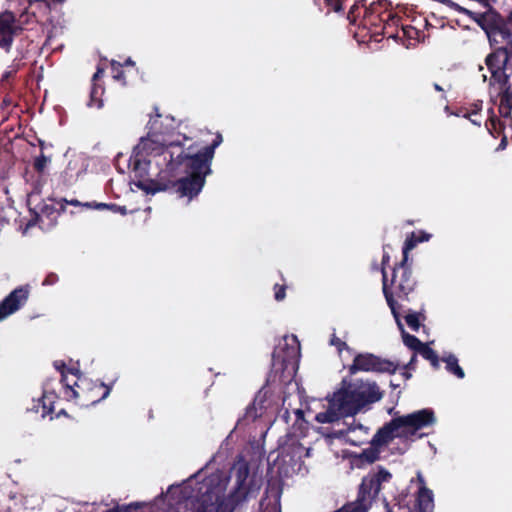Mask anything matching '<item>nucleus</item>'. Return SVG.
<instances>
[{
    "label": "nucleus",
    "mask_w": 512,
    "mask_h": 512,
    "mask_svg": "<svg viewBox=\"0 0 512 512\" xmlns=\"http://www.w3.org/2000/svg\"><path fill=\"white\" fill-rule=\"evenodd\" d=\"M398 365L388 359L381 358L372 353H359L349 367V373L355 374L359 371L394 374Z\"/></svg>",
    "instance_id": "nucleus-9"
},
{
    "label": "nucleus",
    "mask_w": 512,
    "mask_h": 512,
    "mask_svg": "<svg viewBox=\"0 0 512 512\" xmlns=\"http://www.w3.org/2000/svg\"><path fill=\"white\" fill-rule=\"evenodd\" d=\"M29 295V285L19 286L12 290L0 302V322L20 310L27 303Z\"/></svg>",
    "instance_id": "nucleus-11"
},
{
    "label": "nucleus",
    "mask_w": 512,
    "mask_h": 512,
    "mask_svg": "<svg viewBox=\"0 0 512 512\" xmlns=\"http://www.w3.org/2000/svg\"><path fill=\"white\" fill-rule=\"evenodd\" d=\"M411 375L409 373L405 374V377L409 378Z\"/></svg>",
    "instance_id": "nucleus-56"
},
{
    "label": "nucleus",
    "mask_w": 512,
    "mask_h": 512,
    "mask_svg": "<svg viewBox=\"0 0 512 512\" xmlns=\"http://www.w3.org/2000/svg\"><path fill=\"white\" fill-rule=\"evenodd\" d=\"M431 237L432 235L424 230L411 232L405 239L402 248V258L409 260V252L413 250L419 243L429 241Z\"/></svg>",
    "instance_id": "nucleus-16"
},
{
    "label": "nucleus",
    "mask_w": 512,
    "mask_h": 512,
    "mask_svg": "<svg viewBox=\"0 0 512 512\" xmlns=\"http://www.w3.org/2000/svg\"><path fill=\"white\" fill-rule=\"evenodd\" d=\"M311 449L303 446L295 436H288L280 444L278 457L290 466L301 464L303 458L310 456Z\"/></svg>",
    "instance_id": "nucleus-10"
},
{
    "label": "nucleus",
    "mask_w": 512,
    "mask_h": 512,
    "mask_svg": "<svg viewBox=\"0 0 512 512\" xmlns=\"http://www.w3.org/2000/svg\"><path fill=\"white\" fill-rule=\"evenodd\" d=\"M500 128H505V123L501 124Z\"/></svg>",
    "instance_id": "nucleus-55"
},
{
    "label": "nucleus",
    "mask_w": 512,
    "mask_h": 512,
    "mask_svg": "<svg viewBox=\"0 0 512 512\" xmlns=\"http://www.w3.org/2000/svg\"><path fill=\"white\" fill-rule=\"evenodd\" d=\"M404 311L407 312L405 315L406 324L411 330L418 332L421 326V322L426 320L424 303H420L418 311H414L412 309H407Z\"/></svg>",
    "instance_id": "nucleus-18"
},
{
    "label": "nucleus",
    "mask_w": 512,
    "mask_h": 512,
    "mask_svg": "<svg viewBox=\"0 0 512 512\" xmlns=\"http://www.w3.org/2000/svg\"><path fill=\"white\" fill-rule=\"evenodd\" d=\"M75 377L73 384L64 391V397L67 400H74L76 404L83 407H89L106 399L112 387L100 381H93L80 372L73 373Z\"/></svg>",
    "instance_id": "nucleus-7"
},
{
    "label": "nucleus",
    "mask_w": 512,
    "mask_h": 512,
    "mask_svg": "<svg viewBox=\"0 0 512 512\" xmlns=\"http://www.w3.org/2000/svg\"><path fill=\"white\" fill-rule=\"evenodd\" d=\"M401 330V336L402 340L405 346H407L409 349L417 353V351L422 346L423 342H421L416 336L409 334L404 330V327L402 323L400 322V325H398Z\"/></svg>",
    "instance_id": "nucleus-25"
},
{
    "label": "nucleus",
    "mask_w": 512,
    "mask_h": 512,
    "mask_svg": "<svg viewBox=\"0 0 512 512\" xmlns=\"http://www.w3.org/2000/svg\"><path fill=\"white\" fill-rule=\"evenodd\" d=\"M416 354L417 353L413 354V356L411 357L410 361L406 365V368H408V369H415V364H416V361H417Z\"/></svg>",
    "instance_id": "nucleus-44"
},
{
    "label": "nucleus",
    "mask_w": 512,
    "mask_h": 512,
    "mask_svg": "<svg viewBox=\"0 0 512 512\" xmlns=\"http://www.w3.org/2000/svg\"><path fill=\"white\" fill-rule=\"evenodd\" d=\"M330 344L335 346L338 350V352H342L343 350H349V346L346 342L342 341L340 338H338L336 335H333Z\"/></svg>",
    "instance_id": "nucleus-37"
},
{
    "label": "nucleus",
    "mask_w": 512,
    "mask_h": 512,
    "mask_svg": "<svg viewBox=\"0 0 512 512\" xmlns=\"http://www.w3.org/2000/svg\"><path fill=\"white\" fill-rule=\"evenodd\" d=\"M18 28L21 27L16 25V17L12 12L6 11L0 14V35L6 34Z\"/></svg>",
    "instance_id": "nucleus-19"
},
{
    "label": "nucleus",
    "mask_w": 512,
    "mask_h": 512,
    "mask_svg": "<svg viewBox=\"0 0 512 512\" xmlns=\"http://www.w3.org/2000/svg\"><path fill=\"white\" fill-rule=\"evenodd\" d=\"M405 451H406V449L401 450L399 453H400V454H404V452H405Z\"/></svg>",
    "instance_id": "nucleus-57"
},
{
    "label": "nucleus",
    "mask_w": 512,
    "mask_h": 512,
    "mask_svg": "<svg viewBox=\"0 0 512 512\" xmlns=\"http://www.w3.org/2000/svg\"><path fill=\"white\" fill-rule=\"evenodd\" d=\"M39 142V145H40V148H41V153L39 156H37L34 161H33V168L34 170L39 173V174H42L46 167H47V164L48 162L50 161V159L48 157H46L43 153V149H44V141L42 140H38Z\"/></svg>",
    "instance_id": "nucleus-28"
},
{
    "label": "nucleus",
    "mask_w": 512,
    "mask_h": 512,
    "mask_svg": "<svg viewBox=\"0 0 512 512\" xmlns=\"http://www.w3.org/2000/svg\"><path fill=\"white\" fill-rule=\"evenodd\" d=\"M455 115L468 119L475 126H481L483 120V115L478 110H468L467 108L458 109Z\"/></svg>",
    "instance_id": "nucleus-24"
},
{
    "label": "nucleus",
    "mask_w": 512,
    "mask_h": 512,
    "mask_svg": "<svg viewBox=\"0 0 512 512\" xmlns=\"http://www.w3.org/2000/svg\"><path fill=\"white\" fill-rule=\"evenodd\" d=\"M141 505L138 502H133L128 505H117L115 506L116 509H118V512H133L140 508Z\"/></svg>",
    "instance_id": "nucleus-38"
},
{
    "label": "nucleus",
    "mask_w": 512,
    "mask_h": 512,
    "mask_svg": "<svg viewBox=\"0 0 512 512\" xmlns=\"http://www.w3.org/2000/svg\"><path fill=\"white\" fill-rule=\"evenodd\" d=\"M417 353L424 359L428 360L434 369L439 368L440 364L438 354L427 343H423Z\"/></svg>",
    "instance_id": "nucleus-23"
},
{
    "label": "nucleus",
    "mask_w": 512,
    "mask_h": 512,
    "mask_svg": "<svg viewBox=\"0 0 512 512\" xmlns=\"http://www.w3.org/2000/svg\"><path fill=\"white\" fill-rule=\"evenodd\" d=\"M433 87H434V89H435L436 91H438V92H443V91H444V90H443V88H442L439 84H437V83H435V84L433 85Z\"/></svg>",
    "instance_id": "nucleus-50"
},
{
    "label": "nucleus",
    "mask_w": 512,
    "mask_h": 512,
    "mask_svg": "<svg viewBox=\"0 0 512 512\" xmlns=\"http://www.w3.org/2000/svg\"><path fill=\"white\" fill-rule=\"evenodd\" d=\"M288 413H289V412H288V410H285V413H284L283 417H285V418H286V417H287V415H288Z\"/></svg>",
    "instance_id": "nucleus-54"
},
{
    "label": "nucleus",
    "mask_w": 512,
    "mask_h": 512,
    "mask_svg": "<svg viewBox=\"0 0 512 512\" xmlns=\"http://www.w3.org/2000/svg\"><path fill=\"white\" fill-rule=\"evenodd\" d=\"M380 21L383 22V35L387 37H394V32L390 29L398 25L400 18L391 12H383L379 14Z\"/></svg>",
    "instance_id": "nucleus-20"
},
{
    "label": "nucleus",
    "mask_w": 512,
    "mask_h": 512,
    "mask_svg": "<svg viewBox=\"0 0 512 512\" xmlns=\"http://www.w3.org/2000/svg\"><path fill=\"white\" fill-rule=\"evenodd\" d=\"M373 269H374V270H378V269H380V268L378 267V265H377V264H375V265L373 266Z\"/></svg>",
    "instance_id": "nucleus-53"
},
{
    "label": "nucleus",
    "mask_w": 512,
    "mask_h": 512,
    "mask_svg": "<svg viewBox=\"0 0 512 512\" xmlns=\"http://www.w3.org/2000/svg\"><path fill=\"white\" fill-rule=\"evenodd\" d=\"M58 280H59L58 275L56 273L51 272L45 277V279L42 282V285H44V286L54 285L55 283L58 282Z\"/></svg>",
    "instance_id": "nucleus-41"
},
{
    "label": "nucleus",
    "mask_w": 512,
    "mask_h": 512,
    "mask_svg": "<svg viewBox=\"0 0 512 512\" xmlns=\"http://www.w3.org/2000/svg\"><path fill=\"white\" fill-rule=\"evenodd\" d=\"M505 130H488V133L493 138L501 137L500 144L496 148V151L504 150L507 146V136L504 134Z\"/></svg>",
    "instance_id": "nucleus-34"
},
{
    "label": "nucleus",
    "mask_w": 512,
    "mask_h": 512,
    "mask_svg": "<svg viewBox=\"0 0 512 512\" xmlns=\"http://www.w3.org/2000/svg\"><path fill=\"white\" fill-rule=\"evenodd\" d=\"M508 62V47L500 46L495 51L490 53L485 60V63L491 72L492 76H496L501 72Z\"/></svg>",
    "instance_id": "nucleus-14"
},
{
    "label": "nucleus",
    "mask_w": 512,
    "mask_h": 512,
    "mask_svg": "<svg viewBox=\"0 0 512 512\" xmlns=\"http://www.w3.org/2000/svg\"><path fill=\"white\" fill-rule=\"evenodd\" d=\"M86 172V164L82 157L75 156L71 158L64 170L60 173L59 184L63 187H71L80 176Z\"/></svg>",
    "instance_id": "nucleus-12"
},
{
    "label": "nucleus",
    "mask_w": 512,
    "mask_h": 512,
    "mask_svg": "<svg viewBox=\"0 0 512 512\" xmlns=\"http://www.w3.org/2000/svg\"><path fill=\"white\" fill-rule=\"evenodd\" d=\"M389 245H385L383 247V256H382V261H381V267H380V271H381V274H382V279H384V273H388L386 268L387 266L389 265V262H390V255L387 251H385V248L388 247Z\"/></svg>",
    "instance_id": "nucleus-36"
},
{
    "label": "nucleus",
    "mask_w": 512,
    "mask_h": 512,
    "mask_svg": "<svg viewBox=\"0 0 512 512\" xmlns=\"http://www.w3.org/2000/svg\"><path fill=\"white\" fill-rule=\"evenodd\" d=\"M300 343L295 335L285 336L284 343L272 353L271 373L281 383L288 384L295 377L300 361Z\"/></svg>",
    "instance_id": "nucleus-6"
},
{
    "label": "nucleus",
    "mask_w": 512,
    "mask_h": 512,
    "mask_svg": "<svg viewBox=\"0 0 512 512\" xmlns=\"http://www.w3.org/2000/svg\"><path fill=\"white\" fill-rule=\"evenodd\" d=\"M110 65H111L113 79L115 81L120 82L123 86H125L127 84V82H126L125 73L123 70V65L116 60H112L110 62Z\"/></svg>",
    "instance_id": "nucleus-30"
},
{
    "label": "nucleus",
    "mask_w": 512,
    "mask_h": 512,
    "mask_svg": "<svg viewBox=\"0 0 512 512\" xmlns=\"http://www.w3.org/2000/svg\"><path fill=\"white\" fill-rule=\"evenodd\" d=\"M105 69L101 66H97L96 72L92 76V84H99L98 80L103 77Z\"/></svg>",
    "instance_id": "nucleus-43"
},
{
    "label": "nucleus",
    "mask_w": 512,
    "mask_h": 512,
    "mask_svg": "<svg viewBox=\"0 0 512 512\" xmlns=\"http://www.w3.org/2000/svg\"><path fill=\"white\" fill-rule=\"evenodd\" d=\"M248 466L240 467L236 473V486L225 496L227 478L211 474L196 483L192 493L187 496L193 506V512H234L245 501L256 498L260 484L249 479Z\"/></svg>",
    "instance_id": "nucleus-2"
},
{
    "label": "nucleus",
    "mask_w": 512,
    "mask_h": 512,
    "mask_svg": "<svg viewBox=\"0 0 512 512\" xmlns=\"http://www.w3.org/2000/svg\"><path fill=\"white\" fill-rule=\"evenodd\" d=\"M420 482L424 484V480L422 477H419ZM385 501V507L387 512H394L393 508L389 506V503ZM398 510H403V512H411V510L407 508H401L398 507ZM434 510V499H433V492L429 488H427L425 485H422L417 493L416 497V504L414 512H433Z\"/></svg>",
    "instance_id": "nucleus-13"
},
{
    "label": "nucleus",
    "mask_w": 512,
    "mask_h": 512,
    "mask_svg": "<svg viewBox=\"0 0 512 512\" xmlns=\"http://www.w3.org/2000/svg\"><path fill=\"white\" fill-rule=\"evenodd\" d=\"M384 393L376 382L348 384L327 396L328 407L315 415V421L321 424H333L342 418L354 416L364 407L382 399Z\"/></svg>",
    "instance_id": "nucleus-3"
},
{
    "label": "nucleus",
    "mask_w": 512,
    "mask_h": 512,
    "mask_svg": "<svg viewBox=\"0 0 512 512\" xmlns=\"http://www.w3.org/2000/svg\"><path fill=\"white\" fill-rule=\"evenodd\" d=\"M511 37V33L504 28H495L489 33V39L491 42H495L506 47L512 44Z\"/></svg>",
    "instance_id": "nucleus-21"
},
{
    "label": "nucleus",
    "mask_w": 512,
    "mask_h": 512,
    "mask_svg": "<svg viewBox=\"0 0 512 512\" xmlns=\"http://www.w3.org/2000/svg\"><path fill=\"white\" fill-rule=\"evenodd\" d=\"M24 139L15 130H0V179H6L15 165L16 147L21 146Z\"/></svg>",
    "instance_id": "nucleus-8"
},
{
    "label": "nucleus",
    "mask_w": 512,
    "mask_h": 512,
    "mask_svg": "<svg viewBox=\"0 0 512 512\" xmlns=\"http://www.w3.org/2000/svg\"><path fill=\"white\" fill-rule=\"evenodd\" d=\"M22 32V27L18 28L16 30H13L11 32H8L6 34H1L0 38V48L5 50L6 52H9L11 50L14 37Z\"/></svg>",
    "instance_id": "nucleus-29"
},
{
    "label": "nucleus",
    "mask_w": 512,
    "mask_h": 512,
    "mask_svg": "<svg viewBox=\"0 0 512 512\" xmlns=\"http://www.w3.org/2000/svg\"><path fill=\"white\" fill-rule=\"evenodd\" d=\"M68 204L70 205H73V206H83L84 207V203H81L80 201L78 200H71V201H66Z\"/></svg>",
    "instance_id": "nucleus-48"
},
{
    "label": "nucleus",
    "mask_w": 512,
    "mask_h": 512,
    "mask_svg": "<svg viewBox=\"0 0 512 512\" xmlns=\"http://www.w3.org/2000/svg\"><path fill=\"white\" fill-rule=\"evenodd\" d=\"M446 363V369L448 372L454 374L457 378L463 379L465 373L458 364V359L455 355L450 354L449 356L442 359Z\"/></svg>",
    "instance_id": "nucleus-26"
},
{
    "label": "nucleus",
    "mask_w": 512,
    "mask_h": 512,
    "mask_svg": "<svg viewBox=\"0 0 512 512\" xmlns=\"http://www.w3.org/2000/svg\"><path fill=\"white\" fill-rule=\"evenodd\" d=\"M222 141V135L216 132L210 143L198 140L184 148L180 140L170 139L163 130H149L147 137L141 138L143 149L168 154L169 160L159 179L138 181L136 186L147 194L175 190L180 197L192 199L201 192L206 177L212 173L215 149Z\"/></svg>",
    "instance_id": "nucleus-1"
},
{
    "label": "nucleus",
    "mask_w": 512,
    "mask_h": 512,
    "mask_svg": "<svg viewBox=\"0 0 512 512\" xmlns=\"http://www.w3.org/2000/svg\"><path fill=\"white\" fill-rule=\"evenodd\" d=\"M53 379H48L43 385V394L39 399L42 404V416L50 415L54 413V404L58 399V395L53 389Z\"/></svg>",
    "instance_id": "nucleus-15"
},
{
    "label": "nucleus",
    "mask_w": 512,
    "mask_h": 512,
    "mask_svg": "<svg viewBox=\"0 0 512 512\" xmlns=\"http://www.w3.org/2000/svg\"><path fill=\"white\" fill-rule=\"evenodd\" d=\"M38 209H39V213H37L38 217L45 215L48 218L55 219L56 215L58 214V211L51 204L42 203L38 206Z\"/></svg>",
    "instance_id": "nucleus-31"
},
{
    "label": "nucleus",
    "mask_w": 512,
    "mask_h": 512,
    "mask_svg": "<svg viewBox=\"0 0 512 512\" xmlns=\"http://www.w3.org/2000/svg\"><path fill=\"white\" fill-rule=\"evenodd\" d=\"M104 86L101 84H92L91 92H90V101L89 106H95L97 108H101L102 103V95L104 94Z\"/></svg>",
    "instance_id": "nucleus-27"
},
{
    "label": "nucleus",
    "mask_w": 512,
    "mask_h": 512,
    "mask_svg": "<svg viewBox=\"0 0 512 512\" xmlns=\"http://www.w3.org/2000/svg\"><path fill=\"white\" fill-rule=\"evenodd\" d=\"M432 409H421L416 412L394 417L377 430L370 441V446L362 450L359 458L369 464L380 459L383 447L395 438L410 439L416 432L435 423Z\"/></svg>",
    "instance_id": "nucleus-4"
},
{
    "label": "nucleus",
    "mask_w": 512,
    "mask_h": 512,
    "mask_svg": "<svg viewBox=\"0 0 512 512\" xmlns=\"http://www.w3.org/2000/svg\"><path fill=\"white\" fill-rule=\"evenodd\" d=\"M122 65H123V67L124 66H134L135 62L131 58H128L125 60V62Z\"/></svg>",
    "instance_id": "nucleus-49"
},
{
    "label": "nucleus",
    "mask_w": 512,
    "mask_h": 512,
    "mask_svg": "<svg viewBox=\"0 0 512 512\" xmlns=\"http://www.w3.org/2000/svg\"><path fill=\"white\" fill-rule=\"evenodd\" d=\"M109 210L120 213L121 215H126L128 213L127 208L125 206H120L115 203H110Z\"/></svg>",
    "instance_id": "nucleus-42"
},
{
    "label": "nucleus",
    "mask_w": 512,
    "mask_h": 512,
    "mask_svg": "<svg viewBox=\"0 0 512 512\" xmlns=\"http://www.w3.org/2000/svg\"><path fill=\"white\" fill-rule=\"evenodd\" d=\"M153 111L154 115L150 114V119L146 128H175V126H179L181 124L180 122H177L173 116L159 113V108L157 106L153 107Z\"/></svg>",
    "instance_id": "nucleus-17"
},
{
    "label": "nucleus",
    "mask_w": 512,
    "mask_h": 512,
    "mask_svg": "<svg viewBox=\"0 0 512 512\" xmlns=\"http://www.w3.org/2000/svg\"><path fill=\"white\" fill-rule=\"evenodd\" d=\"M53 366L55 367V369L57 371L60 372V375H61L60 383L62 384L63 389L65 391L71 385L69 383L68 374H71V372H73V373L79 372V370L67 368L65 362L62 360L54 361Z\"/></svg>",
    "instance_id": "nucleus-22"
},
{
    "label": "nucleus",
    "mask_w": 512,
    "mask_h": 512,
    "mask_svg": "<svg viewBox=\"0 0 512 512\" xmlns=\"http://www.w3.org/2000/svg\"><path fill=\"white\" fill-rule=\"evenodd\" d=\"M488 118L485 119V122H487ZM484 126L487 127V123H484Z\"/></svg>",
    "instance_id": "nucleus-58"
},
{
    "label": "nucleus",
    "mask_w": 512,
    "mask_h": 512,
    "mask_svg": "<svg viewBox=\"0 0 512 512\" xmlns=\"http://www.w3.org/2000/svg\"><path fill=\"white\" fill-rule=\"evenodd\" d=\"M267 393H268V391H266V390H264V388H262L261 390L258 391V393L256 394V396L252 402L254 405H256L258 407L259 411L262 414L267 409V406L265 405Z\"/></svg>",
    "instance_id": "nucleus-32"
},
{
    "label": "nucleus",
    "mask_w": 512,
    "mask_h": 512,
    "mask_svg": "<svg viewBox=\"0 0 512 512\" xmlns=\"http://www.w3.org/2000/svg\"><path fill=\"white\" fill-rule=\"evenodd\" d=\"M294 414L296 416L297 421L302 420L304 418V412L301 409H295Z\"/></svg>",
    "instance_id": "nucleus-45"
},
{
    "label": "nucleus",
    "mask_w": 512,
    "mask_h": 512,
    "mask_svg": "<svg viewBox=\"0 0 512 512\" xmlns=\"http://www.w3.org/2000/svg\"><path fill=\"white\" fill-rule=\"evenodd\" d=\"M262 416V413L259 411L258 407L256 405H254L253 403H251L247 408H246V411H245V415H244V419L245 421L249 422H253L255 421L258 417H261Z\"/></svg>",
    "instance_id": "nucleus-33"
},
{
    "label": "nucleus",
    "mask_w": 512,
    "mask_h": 512,
    "mask_svg": "<svg viewBox=\"0 0 512 512\" xmlns=\"http://www.w3.org/2000/svg\"><path fill=\"white\" fill-rule=\"evenodd\" d=\"M84 207L93 208V209H97V210H104V209L109 210L110 203H98L96 201L86 202V203H84Z\"/></svg>",
    "instance_id": "nucleus-39"
},
{
    "label": "nucleus",
    "mask_w": 512,
    "mask_h": 512,
    "mask_svg": "<svg viewBox=\"0 0 512 512\" xmlns=\"http://www.w3.org/2000/svg\"><path fill=\"white\" fill-rule=\"evenodd\" d=\"M506 82H507V93L510 96H512V83L510 82L509 77H507Z\"/></svg>",
    "instance_id": "nucleus-47"
},
{
    "label": "nucleus",
    "mask_w": 512,
    "mask_h": 512,
    "mask_svg": "<svg viewBox=\"0 0 512 512\" xmlns=\"http://www.w3.org/2000/svg\"><path fill=\"white\" fill-rule=\"evenodd\" d=\"M103 512H118V509H116L115 507L112 508V509H108V510H105Z\"/></svg>",
    "instance_id": "nucleus-51"
},
{
    "label": "nucleus",
    "mask_w": 512,
    "mask_h": 512,
    "mask_svg": "<svg viewBox=\"0 0 512 512\" xmlns=\"http://www.w3.org/2000/svg\"><path fill=\"white\" fill-rule=\"evenodd\" d=\"M327 6L332 7L335 12L343 10V0H324Z\"/></svg>",
    "instance_id": "nucleus-40"
},
{
    "label": "nucleus",
    "mask_w": 512,
    "mask_h": 512,
    "mask_svg": "<svg viewBox=\"0 0 512 512\" xmlns=\"http://www.w3.org/2000/svg\"><path fill=\"white\" fill-rule=\"evenodd\" d=\"M75 379V377L72 375V379H69V383L70 384H73V380Z\"/></svg>",
    "instance_id": "nucleus-52"
},
{
    "label": "nucleus",
    "mask_w": 512,
    "mask_h": 512,
    "mask_svg": "<svg viewBox=\"0 0 512 512\" xmlns=\"http://www.w3.org/2000/svg\"><path fill=\"white\" fill-rule=\"evenodd\" d=\"M509 46H510V49H512V46H511V44H510Z\"/></svg>",
    "instance_id": "nucleus-59"
},
{
    "label": "nucleus",
    "mask_w": 512,
    "mask_h": 512,
    "mask_svg": "<svg viewBox=\"0 0 512 512\" xmlns=\"http://www.w3.org/2000/svg\"><path fill=\"white\" fill-rule=\"evenodd\" d=\"M417 285L412 263L407 259L402 258L400 262L396 263L390 276L388 273H384L383 295L398 325H400L399 310H404V305L399 304L397 299L401 302H415L419 299Z\"/></svg>",
    "instance_id": "nucleus-5"
},
{
    "label": "nucleus",
    "mask_w": 512,
    "mask_h": 512,
    "mask_svg": "<svg viewBox=\"0 0 512 512\" xmlns=\"http://www.w3.org/2000/svg\"><path fill=\"white\" fill-rule=\"evenodd\" d=\"M15 75V71H6L3 75H2V81H6L8 80L9 78L13 77Z\"/></svg>",
    "instance_id": "nucleus-46"
},
{
    "label": "nucleus",
    "mask_w": 512,
    "mask_h": 512,
    "mask_svg": "<svg viewBox=\"0 0 512 512\" xmlns=\"http://www.w3.org/2000/svg\"><path fill=\"white\" fill-rule=\"evenodd\" d=\"M287 286L285 284H275L273 287L274 298L276 301H282L286 297Z\"/></svg>",
    "instance_id": "nucleus-35"
}]
</instances>
